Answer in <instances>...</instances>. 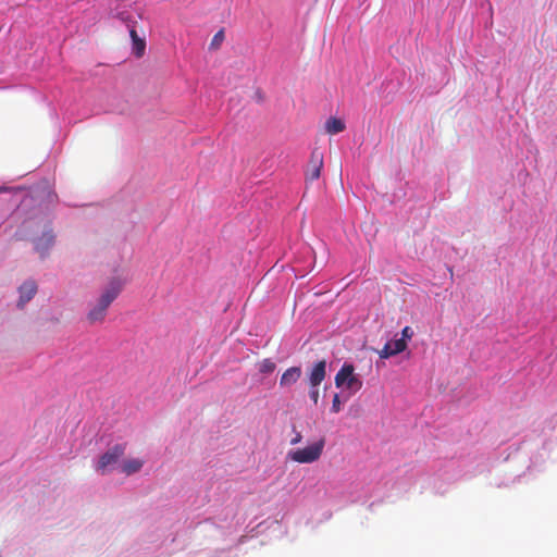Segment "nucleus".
<instances>
[{"label": "nucleus", "instance_id": "13", "mask_svg": "<svg viewBox=\"0 0 557 557\" xmlns=\"http://www.w3.org/2000/svg\"><path fill=\"white\" fill-rule=\"evenodd\" d=\"M325 129L329 134H337L345 129V123L337 117H330L325 122Z\"/></svg>", "mask_w": 557, "mask_h": 557}, {"label": "nucleus", "instance_id": "14", "mask_svg": "<svg viewBox=\"0 0 557 557\" xmlns=\"http://www.w3.org/2000/svg\"><path fill=\"white\" fill-rule=\"evenodd\" d=\"M275 368H276V364L271 359H263L259 363V371L263 374H270V373L274 372Z\"/></svg>", "mask_w": 557, "mask_h": 557}, {"label": "nucleus", "instance_id": "11", "mask_svg": "<svg viewBox=\"0 0 557 557\" xmlns=\"http://www.w3.org/2000/svg\"><path fill=\"white\" fill-rule=\"evenodd\" d=\"M129 35H131V38H132V41H133V51L135 53V55L137 58H140L144 55V52H145V48H146V42L144 39H141L135 27L132 25V28H129Z\"/></svg>", "mask_w": 557, "mask_h": 557}, {"label": "nucleus", "instance_id": "16", "mask_svg": "<svg viewBox=\"0 0 557 557\" xmlns=\"http://www.w3.org/2000/svg\"><path fill=\"white\" fill-rule=\"evenodd\" d=\"M331 410L334 413H337L342 410V403L338 394L333 396Z\"/></svg>", "mask_w": 557, "mask_h": 557}, {"label": "nucleus", "instance_id": "5", "mask_svg": "<svg viewBox=\"0 0 557 557\" xmlns=\"http://www.w3.org/2000/svg\"><path fill=\"white\" fill-rule=\"evenodd\" d=\"M125 454V445L116 444L108 449L99 459L97 470L104 472L110 466L115 465Z\"/></svg>", "mask_w": 557, "mask_h": 557}, {"label": "nucleus", "instance_id": "6", "mask_svg": "<svg viewBox=\"0 0 557 557\" xmlns=\"http://www.w3.org/2000/svg\"><path fill=\"white\" fill-rule=\"evenodd\" d=\"M55 242V235L52 230H46L42 234L35 239V250L40 255V258H46Z\"/></svg>", "mask_w": 557, "mask_h": 557}, {"label": "nucleus", "instance_id": "10", "mask_svg": "<svg viewBox=\"0 0 557 557\" xmlns=\"http://www.w3.org/2000/svg\"><path fill=\"white\" fill-rule=\"evenodd\" d=\"M301 376V368L300 367H290L288 368L281 376L280 385L283 387H288L295 384Z\"/></svg>", "mask_w": 557, "mask_h": 557}, {"label": "nucleus", "instance_id": "1", "mask_svg": "<svg viewBox=\"0 0 557 557\" xmlns=\"http://www.w3.org/2000/svg\"><path fill=\"white\" fill-rule=\"evenodd\" d=\"M123 289V283L120 278H112L103 288L100 296L89 305L86 314L89 324L102 323L106 320L108 309L117 298Z\"/></svg>", "mask_w": 557, "mask_h": 557}, {"label": "nucleus", "instance_id": "3", "mask_svg": "<svg viewBox=\"0 0 557 557\" xmlns=\"http://www.w3.org/2000/svg\"><path fill=\"white\" fill-rule=\"evenodd\" d=\"M337 388H346L350 394H355L362 387L361 379L355 373V367L345 362L334 379Z\"/></svg>", "mask_w": 557, "mask_h": 557}, {"label": "nucleus", "instance_id": "8", "mask_svg": "<svg viewBox=\"0 0 557 557\" xmlns=\"http://www.w3.org/2000/svg\"><path fill=\"white\" fill-rule=\"evenodd\" d=\"M407 344L404 338H398L392 342H388L384 345V347L379 351V356L382 359H387L392 356L403 352L406 350Z\"/></svg>", "mask_w": 557, "mask_h": 557}, {"label": "nucleus", "instance_id": "18", "mask_svg": "<svg viewBox=\"0 0 557 557\" xmlns=\"http://www.w3.org/2000/svg\"><path fill=\"white\" fill-rule=\"evenodd\" d=\"M319 396H320V394H319L318 387H310L309 397L313 401L314 405L318 404Z\"/></svg>", "mask_w": 557, "mask_h": 557}, {"label": "nucleus", "instance_id": "15", "mask_svg": "<svg viewBox=\"0 0 557 557\" xmlns=\"http://www.w3.org/2000/svg\"><path fill=\"white\" fill-rule=\"evenodd\" d=\"M224 40V30L220 29L212 38L210 42L211 49H218Z\"/></svg>", "mask_w": 557, "mask_h": 557}, {"label": "nucleus", "instance_id": "12", "mask_svg": "<svg viewBox=\"0 0 557 557\" xmlns=\"http://www.w3.org/2000/svg\"><path fill=\"white\" fill-rule=\"evenodd\" d=\"M144 466V461L140 459H129L123 462L122 465V472L131 475L133 473H136L140 471V469Z\"/></svg>", "mask_w": 557, "mask_h": 557}, {"label": "nucleus", "instance_id": "17", "mask_svg": "<svg viewBox=\"0 0 557 557\" xmlns=\"http://www.w3.org/2000/svg\"><path fill=\"white\" fill-rule=\"evenodd\" d=\"M413 336V331L411 330L410 326H405L401 331V338L405 339V342L407 343V341H410Z\"/></svg>", "mask_w": 557, "mask_h": 557}, {"label": "nucleus", "instance_id": "20", "mask_svg": "<svg viewBox=\"0 0 557 557\" xmlns=\"http://www.w3.org/2000/svg\"><path fill=\"white\" fill-rule=\"evenodd\" d=\"M120 17L123 22L128 23V16H126L124 13H120Z\"/></svg>", "mask_w": 557, "mask_h": 557}, {"label": "nucleus", "instance_id": "4", "mask_svg": "<svg viewBox=\"0 0 557 557\" xmlns=\"http://www.w3.org/2000/svg\"><path fill=\"white\" fill-rule=\"evenodd\" d=\"M323 164V153L317 148L313 149L311 151L310 160L305 172L306 182L317 181L321 175Z\"/></svg>", "mask_w": 557, "mask_h": 557}, {"label": "nucleus", "instance_id": "2", "mask_svg": "<svg viewBox=\"0 0 557 557\" xmlns=\"http://www.w3.org/2000/svg\"><path fill=\"white\" fill-rule=\"evenodd\" d=\"M324 446L325 438L321 437L306 447L289 450L287 458L297 463H313L321 458Z\"/></svg>", "mask_w": 557, "mask_h": 557}, {"label": "nucleus", "instance_id": "7", "mask_svg": "<svg viewBox=\"0 0 557 557\" xmlns=\"http://www.w3.org/2000/svg\"><path fill=\"white\" fill-rule=\"evenodd\" d=\"M326 376V361L320 360L315 362L308 373L310 387H318Z\"/></svg>", "mask_w": 557, "mask_h": 557}, {"label": "nucleus", "instance_id": "9", "mask_svg": "<svg viewBox=\"0 0 557 557\" xmlns=\"http://www.w3.org/2000/svg\"><path fill=\"white\" fill-rule=\"evenodd\" d=\"M20 298L17 306L23 308L37 293V284L35 281H26L24 282L20 288Z\"/></svg>", "mask_w": 557, "mask_h": 557}, {"label": "nucleus", "instance_id": "19", "mask_svg": "<svg viewBox=\"0 0 557 557\" xmlns=\"http://www.w3.org/2000/svg\"><path fill=\"white\" fill-rule=\"evenodd\" d=\"M302 441V435L300 432H295V436L290 440L292 445L299 444Z\"/></svg>", "mask_w": 557, "mask_h": 557}]
</instances>
